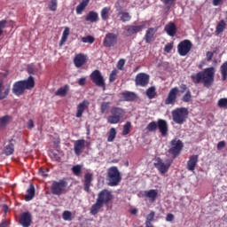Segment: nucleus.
<instances>
[{"label": "nucleus", "instance_id": "42", "mask_svg": "<svg viewBox=\"0 0 227 227\" xmlns=\"http://www.w3.org/2000/svg\"><path fill=\"white\" fill-rule=\"evenodd\" d=\"M62 219L64 221H72L74 219V216L72 215V212L66 210L62 213Z\"/></svg>", "mask_w": 227, "mask_h": 227}, {"label": "nucleus", "instance_id": "19", "mask_svg": "<svg viewBox=\"0 0 227 227\" xmlns=\"http://www.w3.org/2000/svg\"><path fill=\"white\" fill-rule=\"evenodd\" d=\"M145 27V26L140 25V26H130L128 25L125 27V31L127 32V34L130 36L132 35H136V33H139V31H143V28Z\"/></svg>", "mask_w": 227, "mask_h": 227}, {"label": "nucleus", "instance_id": "17", "mask_svg": "<svg viewBox=\"0 0 227 227\" xmlns=\"http://www.w3.org/2000/svg\"><path fill=\"white\" fill-rule=\"evenodd\" d=\"M157 129H159L163 137H166V136H168V121L162 119H159L157 121Z\"/></svg>", "mask_w": 227, "mask_h": 227}, {"label": "nucleus", "instance_id": "32", "mask_svg": "<svg viewBox=\"0 0 227 227\" xmlns=\"http://www.w3.org/2000/svg\"><path fill=\"white\" fill-rule=\"evenodd\" d=\"M35 186L33 184H30L29 188L27 190V194L25 196L26 201H31L33 198H35Z\"/></svg>", "mask_w": 227, "mask_h": 227}, {"label": "nucleus", "instance_id": "56", "mask_svg": "<svg viewBox=\"0 0 227 227\" xmlns=\"http://www.w3.org/2000/svg\"><path fill=\"white\" fill-rule=\"evenodd\" d=\"M171 51H173V44L168 43L165 45L164 51L169 53Z\"/></svg>", "mask_w": 227, "mask_h": 227}, {"label": "nucleus", "instance_id": "25", "mask_svg": "<svg viewBox=\"0 0 227 227\" xmlns=\"http://www.w3.org/2000/svg\"><path fill=\"white\" fill-rule=\"evenodd\" d=\"M8 95H10V85H4L3 82H1L0 100H4Z\"/></svg>", "mask_w": 227, "mask_h": 227}, {"label": "nucleus", "instance_id": "40", "mask_svg": "<svg viewBox=\"0 0 227 227\" xmlns=\"http://www.w3.org/2000/svg\"><path fill=\"white\" fill-rule=\"evenodd\" d=\"M109 12H111V8L104 7L101 11V19L103 20H107L109 19Z\"/></svg>", "mask_w": 227, "mask_h": 227}, {"label": "nucleus", "instance_id": "23", "mask_svg": "<svg viewBox=\"0 0 227 227\" xmlns=\"http://www.w3.org/2000/svg\"><path fill=\"white\" fill-rule=\"evenodd\" d=\"M164 29L168 36H175L176 35V25L173 22L167 24Z\"/></svg>", "mask_w": 227, "mask_h": 227}, {"label": "nucleus", "instance_id": "26", "mask_svg": "<svg viewBox=\"0 0 227 227\" xmlns=\"http://www.w3.org/2000/svg\"><path fill=\"white\" fill-rule=\"evenodd\" d=\"M121 95L126 102H134V100H137V94L135 92L126 91L122 92Z\"/></svg>", "mask_w": 227, "mask_h": 227}, {"label": "nucleus", "instance_id": "43", "mask_svg": "<svg viewBox=\"0 0 227 227\" xmlns=\"http://www.w3.org/2000/svg\"><path fill=\"white\" fill-rule=\"evenodd\" d=\"M72 171L75 176H81V173L82 171V166L75 165L72 168Z\"/></svg>", "mask_w": 227, "mask_h": 227}, {"label": "nucleus", "instance_id": "44", "mask_svg": "<svg viewBox=\"0 0 227 227\" xmlns=\"http://www.w3.org/2000/svg\"><path fill=\"white\" fill-rule=\"evenodd\" d=\"M222 80L226 81L227 77V62H224L221 67Z\"/></svg>", "mask_w": 227, "mask_h": 227}, {"label": "nucleus", "instance_id": "51", "mask_svg": "<svg viewBox=\"0 0 227 227\" xmlns=\"http://www.w3.org/2000/svg\"><path fill=\"white\" fill-rule=\"evenodd\" d=\"M82 42L83 43H93V42H95V37H93L91 35H88L86 37H82Z\"/></svg>", "mask_w": 227, "mask_h": 227}, {"label": "nucleus", "instance_id": "9", "mask_svg": "<svg viewBox=\"0 0 227 227\" xmlns=\"http://www.w3.org/2000/svg\"><path fill=\"white\" fill-rule=\"evenodd\" d=\"M171 164H173V161L171 160H167L164 162L160 158H158L156 160V162L154 163V168L158 169L160 175H166V173L169 171V168H171Z\"/></svg>", "mask_w": 227, "mask_h": 227}, {"label": "nucleus", "instance_id": "62", "mask_svg": "<svg viewBox=\"0 0 227 227\" xmlns=\"http://www.w3.org/2000/svg\"><path fill=\"white\" fill-rule=\"evenodd\" d=\"M224 0H213V6H221Z\"/></svg>", "mask_w": 227, "mask_h": 227}, {"label": "nucleus", "instance_id": "49", "mask_svg": "<svg viewBox=\"0 0 227 227\" xmlns=\"http://www.w3.org/2000/svg\"><path fill=\"white\" fill-rule=\"evenodd\" d=\"M4 152H5V154L12 155L13 153V152H15L13 144L11 143L8 145H6Z\"/></svg>", "mask_w": 227, "mask_h": 227}, {"label": "nucleus", "instance_id": "2", "mask_svg": "<svg viewBox=\"0 0 227 227\" xmlns=\"http://www.w3.org/2000/svg\"><path fill=\"white\" fill-rule=\"evenodd\" d=\"M35 88V78L29 76L27 80L16 82L12 86V93L17 97L24 95L26 90H33Z\"/></svg>", "mask_w": 227, "mask_h": 227}, {"label": "nucleus", "instance_id": "45", "mask_svg": "<svg viewBox=\"0 0 227 227\" xmlns=\"http://www.w3.org/2000/svg\"><path fill=\"white\" fill-rule=\"evenodd\" d=\"M157 130V121H152L146 126L147 132H155Z\"/></svg>", "mask_w": 227, "mask_h": 227}, {"label": "nucleus", "instance_id": "14", "mask_svg": "<svg viewBox=\"0 0 227 227\" xmlns=\"http://www.w3.org/2000/svg\"><path fill=\"white\" fill-rule=\"evenodd\" d=\"M117 42H118V35H116V34L114 33H108L105 36V39L103 41V45L105 47H114Z\"/></svg>", "mask_w": 227, "mask_h": 227}, {"label": "nucleus", "instance_id": "22", "mask_svg": "<svg viewBox=\"0 0 227 227\" xmlns=\"http://www.w3.org/2000/svg\"><path fill=\"white\" fill-rule=\"evenodd\" d=\"M91 182H93V174L87 173L84 176V191L86 192H90V187H91Z\"/></svg>", "mask_w": 227, "mask_h": 227}, {"label": "nucleus", "instance_id": "7", "mask_svg": "<svg viewBox=\"0 0 227 227\" xmlns=\"http://www.w3.org/2000/svg\"><path fill=\"white\" fill-rule=\"evenodd\" d=\"M184 148V143L181 142L180 139H173L170 142V147L168 149V153L172 155L173 159H176L178 155H180L182 150Z\"/></svg>", "mask_w": 227, "mask_h": 227}, {"label": "nucleus", "instance_id": "33", "mask_svg": "<svg viewBox=\"0 0 227 227\" xmlns=\"http://www.w3.org/2000/svg\"><path fill=\"white\" fill-rule=\"evenodd\" d=\"M155 219V212L151 211L150 214L146 215V220H145V227H153V220Z\"/></svg>", "mask_w": 227, "mask_h": 227}, {"label": "nucleus", "instance_id": "29", "mask_svg": "<svg viewBox=\"0 0 227 227\" xmlns=\"http://www.w3.org/2000/svg\"><path fill=\"white\" fill-rule=\"evenodd\" d=\"M86 22H98V13L96 12L90 11L85 17Z\"/></svg>", "mask_w": 227, "mask_h": 227}, {"label": "nucleus", "instance_id": "4", "mask_svg": "<svg viewBox=\"0 0 227 227\" xmlns=\"http://www.w3.org/2000/svg\"><path fill=\"white\" fill-rule=\"evenodd\" d=\"M107 181L110 187H116L121 182V174L118 169V167H111L107 170Z\"/></svg>", "mask_w": 227, "mask_h": 227}, {"label": "nucleus", "instance_id": "10", "mask_svg": "<svg viewBox=\"0 0 227 227\" xmlns=\"http://www.w3.org/2000/svg\"><path fill=\"white\" fill-rule=\"evenodd\" d=\"M114 196H113V192L109 190H102L98 194L97 200L99 201L103 205H109L111 201H113V199Z\"/></svg>", "mask_w": 227, "mask_h": 227}, {"label": "nucleus", "instance_id": "21", "mask_svg": "<svg viewBox=\"0 0 227 227\" xmlns=\"http://www.w3.org/2000/svg\"><path fill=\"white\" fill-rule=\"evenodd\" d=\"M74 63L76 68H81L86 63V55L82 53L77 54L74 59Z\"/></svg>", "mask_w": 227, "mask_h": 227}, {"label": "nucleus", "instance_id": "31", "mask_svg": "<svg viewBox=\"0 0 227 227\" xmlns=\"http://www.w3.org/2000/svg\"><path fill=\"white\" fill-rule=\"evenodd\" d=\"M90 4V0H82L76 7L77 15L82 14V12L86 10V6Z\"/></svg>", "mask_w": 227, "mask_h": 227}, {"label": "nucleus", "instance_id": "52", "mask_svg": "<svg viewBox=\"0 0 227 227\" xmlns=\"http://www.w3.org/2000/svg\"><path fill=\"white\" fill-rule=\"evenodd\" d=\"M116 75H118V70L114 69L110 74L109 82H114L116 81Z\"/></svg>", "mask_w": 227, "mask_h": 227}, {"label": "nucleus", "instance_id": "41", "mask_svg": "<svg viewBox=\"0 0 227 227\" xmlns=\"http://www.w3.org/2000/svg\"><path fill=\"white\" fill-rule=\"evenodd\" d=\"M48 8L51 12H56L58 10V0H51L48 3Z\"/></svg>", "mask_w": 227, "mask_h": 227}, {"label": "nucleus", "instance_id": "16", "mask_svg": "<svg viewBox=\"0 0 227 227\" xmlns=\"http://www.w3.org/2000/svg\"><path fill=\"white\" fill-rule=\"evenodd\" d=\"M32 219L33 217L31 216V213L25 212L20 216V224H21L23 227H29L31 226Z\"/></svg>", "mask_w": 227, "mask_h": 227}, {"label": "nucleus", "instance_id": "59", "mask_svg": "<svg viewBox=\"0 0 227 227\" xmlns=\"http://www.w3.org/2000/svg\"><path fill=\"white\" fill-rule=\"evenodd\" d=\"M224 146H226V142L224 141H220L217 144V150H223V148H224Z\"/></svg>", "mask_w": 227, "mask_h": 227}, {"label": "nucleus", "instance_id": "28", "mask_svg": "<svg viewBox=\"0 0 227 227\" xmlns=\"http://www.w3.org/2000/svg\"><path fill=\"white\" fill-rule=\"evenodd\" d=\"M104 207V205L101 204L98 200H96V203L93 204L90 207L91 215H97L100 212V209Z\"/></svg>", "mask_w": 227, "mask_h": 227}, {"label": "nucleus", "instance_id": "30", "mask_svg": "<svg viewBox=\"0 0 227 227\" xmlns=\"http://www.w3.org/2000/svg\"><path fill=\"white\" fill-rule=\"evenodd\" d=\"M13 118L10 115H4L0 117V129H4L7 125H10Z\"/></svg>", "mask_w": 227, "mask_h": 227}, {"label": "nucleus", "instance_id": "1", "mask_svg": "<svg viewBox=\"0 0 227 227\" xmlns=\"http://www.w3.org/2000/svg\"><path fill=\"white\" fill-rule=\"evenodd\" d=\"M215 75V69L214 67H207L203 71L192 74L191 79L194 84H200V82H203V85L206 88H210V86L214 84Z\"/></svg>", "mask_w": 227, "mask_h": 227}, {"label": "nucleus", "instance_id": "64", "mask_svg": "<svg viewBox=\"0 0 227 227\" xmlns=\"http://www.w3.org/2000/svg\"><path fill=\"white\" fill-rule=\"evenodd\" d=\"M34 127H35V122L33 121V120H29L27 122V128L33 129Z\"/></svg>", "mask_w": 227, "mask_h": 227}, {"label": "nucleus", "instance_id": "39", "mask_svg": "<svg viewBox=\"0 0 227 227\" xmlns=\"http://www.w3.org/2000/svg\"><path fill=\"white\" fill-rule=\"evenodd\" d=\"M116 139V129L111 128L108 132L107 141L108 143H113Z\"/></svg>", "mask_w": 227, "mask_h": 227}, {"label": "nucleus", "instance_id": "60", "mask_svg": "<svg viewBox=\"0 0 227 227\" xmlns=\"http://www.w3.org/2000/svg\"><path fill=\"white\" fill-rule=\"evenodd\" d=\"M174 219H175V215L173 214L169 213L167 215L166 221L168 223H171V221H173Z\"/></svg>", "mask_w": 227, "mask_h": 227}, {"label": "nucleus", "instance_id": "38", "mask_svg": "<svg viewBox=\"0 0 227 227\" xmlns=\"http://www.w3.org/2000/svg\"><path fill=\"white\" fill-rule=\"evenodd\" d=\"M224 29H226V23L224 22V20H222L216 26V28H215L216 35H221V33H223Z\"/></svg>", "mask_w": 227, "mask_h": 227}, {"label": "nucleus", "instance_id": "13", "mask_svg": "<svg viewBox=\"0 0 227 227\" xmlns=\"http://www.w3.org/2000/svg\"><path fill=\"white\" fill-rule=\"evenodd\" d=\"M135 82L136 86L145 88V86H148V82H150V75L145 73H139L135 78Z\"/></svg>", "mask_w": 227, "mask_h": 227}, {"label": "nucleus", "instance_id": "3", "mask_svg": "<svg viewBox=\"0 0 227 227\" xmlns=\"http://www.w3.org/2000/svg\"><path fill=\"white\" fill-rule=\"evenodd\" d=\"M110 113L111 115L106 117V121L107 123H110V125H116V123H120L125 116V110L118 106L112 107Z\"/></svg>", "mask_w": 227, "mask_h": 227}, {"label": "nucleus", "instance_id": "15", "mask_svg": "<svg viewBox=\"0 0 227 227\" xmlns=\"http://www.w3.org/2000/svg\"><path fill=\"white\" fill-rule=\"evenodd\" d=\"M86 145H88V142L84 139H79L75 140L74 142V150L75 155L79 156L81 153L84 152V148H86Z\"/></svg>", "mask_w": 227, "mask_h": 227}, {"label": "nucleus", "instance_id": "61", "mask_svg": "<svg viewBox=\"0 0 227 227\" xmlns=\"http://www.w3.org/2000/svg\"><path fill=\"white\" fill-rule=\"evenodd\" d=\"M36 71L35 70V67H33V65H30L27 67V73L28 74H35Z\"/></svg>", "mask_w": 227, "mask_h": 227}, {"label": "nucleus", "instance_id": "24", "mask_svg": "<svg viewBox=\"0 0 227 227\" xmlns=\"http://www.w3.org/2000/svg\"><path fill=\"white\" fill-rule=\"evenodd\" d=\"M157 196H159V191L157 190H149L145 192V197L151 201V203H153L155 200H157Z\"/></svg>", "mask_w": 227, "mask_h": 227}, {"label": "nucleus", "instance_id": "37", "mask_svg": "<svg viewBox=\"0 0 227 227\" xmlns=\"http://www.w3.org/2000/svg\"><path fill=\"white\" fill-rule=\"evenodd\" d=\"M70 35V28L68 27H67L62 34V37L59 43V45H63L65 43V42H67V40H68V36Z\"/></svg>", "mask_w": 227, "mask_h": 227}, {"label": "nucleus", "instance_id": "11", "mask_svg": "<svg viewBox=\"0 0 227 227\" xmlns=\"http://www.w3.org/2000/svg\"><path fill=\"white\" fill-rule=\"evenodd\" d=\"M191 49H192V43L189 40H184L177 45V51L181 56H187Z\"/></svg>", "mask_w": 227, "mask_h": 227}, {"label": "nucleus", "instance_id": "18", "mask_svg": "<svg viewBox=\"0 0 227 227\" xmlns=\"http://www.w3.org/2000/svg\"><path fill=\"white\" fill-rule=\"evenodd\" d=\"M90 107V101L83 100L77 106L76 118H82L83 113Z\"/></svg>", "mask_w": 227, "mask_h": 227}, {"label": "nucleus", "instance_id": "55", "mask_svg": "<svg viewBox=\"0 0 227 227\" xmlns=\"http://www.w3.org/2000/svg\"><path fill=\"white\" fill-rule=\"evenodd\" d=\"M123 67H125V59H121L117 63L118 70H123Z\"/></svg>", "mask_w": 227, "mask_h": 227}, {"label": "nucleus", "instance_id": "8", "mask_svg": "<svg viewBox=\"0 0 227 227\" xmlns=\"http://www.w3.org/2000/svg\"><path fill=\"white\" fill-rule=\"evenodd\" d=\"M90 80L96 86H98V88H102L103 90H106V80H104V76L102 75V73L98 70H94L90 75Z\"/></svg>", "mask_w": 227, "mask_h": 227}, {"label": "nucleus", "instance_id": "27", "mask_svg": "<svg viewBox=\"0 0 227 227\" xmlns=\"http://www.w3.org/2000/svg\"><path fill=\"white\" fill-rule=\"evenodd\" d=\"M157 30L153 27H150L145 35V40L146 43H151V42H153V36H155V33Z\"/></svg>", "mask_w": 227, "mask_h": 227}, {"label": "nucleus", "instance_id": "53", "mask_svg": "<svg viewBox=\"0 0 227 227\" xmlns=\"http://www.w3.org/2000/svg\"><path fill=\"white\" fill-rule=\"evenodd\" d=\"M6 24H8V21L5 20H0V36L3 35L4 30L6 27Z\"/></svg>", "mask_w": 227, "mask_h": 227}, {"label": "nucleus", "instance_id": "12", "mask_svg": "<svg viewBox=\"0 0 227 227\" xmlns=\"http://www.w3.org/2000/svg\"><path fill=\"white\" fill-rule=\"evenodd\" d=\"M180 90H178V87L172 88L165 99L166 106H174V104L176 103V98Z\"/></svg>", "mask_w": 227, "mask_h": 227}, {"label": "nucleus", "instance_id": "5", "mask_svg": "<svg viewBox=\"0 0 227 227\" xmlns=\"http://www.w3.org/2000/svg\"><path fill=\"white\" fill-rule=\"evenodd\" d=\"M67 187H68V183L66 180L60 179L59 181H54L51 186V194L61 196V194L67 192Z\"/></svg>", "mask_w": 227, "mask_h": 227}, {"label": "nucleus", "instance_id": "50", "mask_svg": "<svg viewBox=\"0 0 227 227\" xmlns=\"http://www.w3.org/2000/svg\"><path fill=\"white\" fill-rule=\"evenodd\" d=\"M146 96L148 98H155V88L154 87H150L146 90Z\"/></svg>", "mask_w": 227, "mask_h": 227}, {"label": "nucleus", "instance_id": "48", "mask_svg": "<svg viewBox=\"0 0 227 227\" xmlns=\"http://www.w3.org/2000/svg\"><path fill=\"white\" fill-rule=\"evenodd\" d=\"M218 107L221 109H227V98H223L218 100Z\"/></svg>", "mask_w": 227, "mask_h": 227}, {"label": "nucleus", "instance_id": "36", "mask_svg": "<svg viewBox=\"0 0 227 227\" xmlns=\"http://www.w3.org/2000/svg\"><path fill=\"white\" fill-rule=\"evenodd\" d=\"M111 108V102H103L100 106V113L102 114H107L109 109Z\"/></svg>", "mask_w": 227, "mask_h": 227}, {"label": "nucleus", "instance_id": "63", "mask_svg": "<svg viewBox=\"0 0 227 227\" xmlns=\"http://www.w3.org/2000/svg\"><path fill=\"white\" fill-rule=\"evenodd\" d=\"M78 84H79V86H84L86 84V78L85 77L80 78L78 80Z\"/></svg>", "mask_w": 227, "mask_h": 227}, {"label": "nucleus", "instance_id": "6", "mask_svg": "<svg viewBox=\"0 0 227 227\" xmlns=\"http://www.w3.org/2000/svg\"><path fill=\"white\" fill-rule=\"evenodd\" d=\"M189 116V110L187 108H177L172 112V118L175 123L182 125Z\"/></svg>", "mask_w": 227, "mask_h": 227}, {"label": "nucleus", "instance_id": "54", "mask_svg": "<svg viewBox=\"0 0 227 227\" xmlns=\"http://www.w3.org/2000/svg\"><path fill=\"white\" fill-rule=\"evenodd\" d=\"M161 2L167 6V8H171L175 4V0H161Z\"/></svg>", "mask_w": 227, "mask_h": 227}, {"label": "nucleus", "instance_id": "47", "mask_svg": "<svg viewBox=\"0 0 227 227\" xmlns=\"http://www.w3.org/2000/svg\"><path fill=\"white\" fill-rule=\"evenodd\" d=\"M130 127H132V124L129 121L124 124L122 129V136H127L130 133Z\"/></svg>", "mask_w": 227, "mask_h": 227}, {"label": "nucleus", "instance_id": "57", "mask_svg": "<svg viewBox=\"0 0 227 227\" xmlns=\"http://www.w3.org/2000/svg\"><path fill=\"white\" fill-rule=\"evenodd\" d=\"M207 61H212V59L214 58V52L207 51L206 54Z\"/></svg>", "mask_w": 227, "mask_h": 227}, {"label": "nucleus", "instance_id": "34", "mask_svg": "<svg viewBox=\"0 0 227 227\" xmlns=\"http://www.w3.org/2000/svg\"><path fill=\"white\" fill-rule=\"evenodd\" d=\"M118 15L121 16V22H129L130 19H132V16L127 12H121L120 9H117Z\"/></svg>", "mask_w": 227, "mask_h": 227}, {"label": "nucleus", "instance_id": "35", "mask_svg": "<svg viewBox=\"0 0 227 227\" xmlns=\"http://www.w3.org/2000/svg\"><path fill=\"white\" fill-rule=\"evenodd\" d=\"M69 88H70V87H69L68 85H65L64 87L59 88V89L56 91L55 95H56L57 97H67V93H68Z\"/></svg>", "mask_w": 227, "mask_h": 227}, {"label": "nucleus", "instance_id": "46", "mask_svg": "<svg viewBox=\"0 0 227 227\" xmlns=\"http://www.w3.org/2000/svg\"><path fill=\"white\" fill-rule=\"evenodd\" d=\"M191 100H192V94L191 93L190 90H187L185 94L182 98V101L188 103Z\"/></svg>", "mask_w": 227, "mask_h": 227}, {"label": "nucleus", "instance_id": "58", "mask_svg": "<svg viewBox=\"0 0 227 227\" xmlns=\"http://www.w3.org/2000/svg\"><path fill=\"white\" fill-rule=\"evenodd\" d=\"M47 168H40L39 169V174L42 176H49V175L47 174Z\"/></svg>", "mask_w": 227, "mask_h": 227}, {"label": "nucleus", "instance_id": "20", "mask_svg": "<svg viewBox=\"0 0 227 227\" xmlns=\"http://www.w3.org/2000/svg\"><path fill=\"white\" fill-rule=\"evenodd\" d=\"M198 155H192L187 161V169L188 171H194L196 169V165L198 164Z\"/></svg>", "mask_w": 227, "mask_h": 227}]
</instances>
